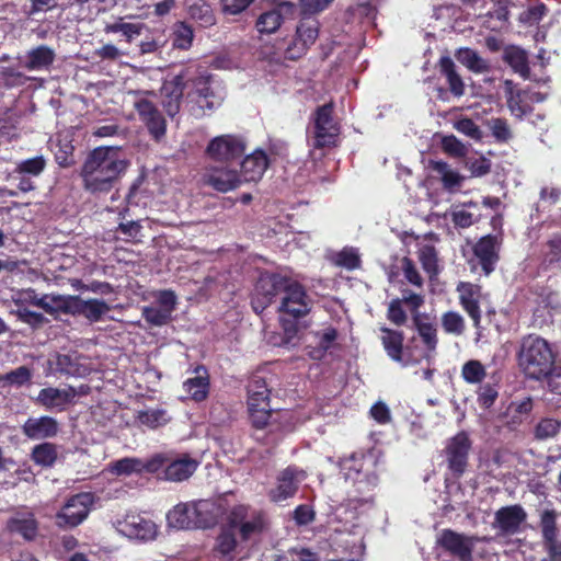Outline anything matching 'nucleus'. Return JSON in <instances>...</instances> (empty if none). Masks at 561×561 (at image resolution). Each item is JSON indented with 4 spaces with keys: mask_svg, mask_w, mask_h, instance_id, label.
Segmentation results:
<instances>
[{
    "mask_svg": "<svg viewBox=\"0 0 561 561\" xmlns=\"http://www.w3.org/2000/svg\"><path fill=\"white\" fill-rule=\"evenodd\" d=\"M518 365L530 379L547 377L554 365V355L546 340L529 335L522 341L518 352Z\"/></svg>",
    "mask_w": 561,
    "mask_h": 561,
    "instance_id": "3",
    "label": "nucleus"
},
{
    "mask_svg": "<svg viewBox=\"0 0 561 561\" xmlns=\"http://www.w3.org/2000/svg\"><path fill=\"white\" fill-rule=\"evenodd\" d=\"M319 26V21L316 18L304 16L297 26L291 45L286 49V57L295 60L306 54L318 38Z\"/></svg>",
    "mask_w": 561,
    "mask_h": 561,
    "instance_id": "13",
    "label": "nucleus"
},
{
    "mask_svg": "<svg viewBox=\"0 0 561 561\" xmlns=\"http://www.w3.org/2000/svg\"><path fill=\"white\" fill-rule=\"evenodd\" d=\"M107 471L116 476H130L133 473H141L140 458L125 457L113 461L107 466Z\"/></svg>",
    "mask_w": 561,
    "mask_h": 561,
    "instance_id": "43",
    "label": "nucleus"
},
{
    "mask_svg": "<svg viewBox=\"0 0 561 561\" xmlns=\"http://www.w3.org/2000/svg\"><path fill=\"white\" fill-rule=\"evenodd\" d=\"M401 271L403 273L404 278L412 284L421 288L423 286V277L419 273L415 264L409 257H403L401 260Z\"/></svg>",
    "mask_w": 561,
    "mask_h": 561,
    "instance_id": "60",
    "label": "nucleus"
},
{
    "mask_svg": "<svg viewBox=\"0 0 561 561\" xmlns=\"http://www.w3.org/2000/svg\"><path fill=\"white\" fill-rule=\"evenodd\" d=\"M477 541L476 537L451 529H443L436 538L437 546L450 556L453 561H473L472 552Z\"/></svg>",
    "mask_w": 561,
    "mask_h": 561,
    "instance_id": "7",
    "label": "nucleus"
},
{
    "mask_svg": "<svg viewBox=\"0 0 561 561\" xmlns=\"http://www.w3.org/2000/svg\"><path fill=\"white\" fill-rule=\"evenodd\" d=\"M504 58L515 72L525 79L529 77L527 54L524 49L517 46H510L505 49Z\"/></svg>",
    "mask_w": 561,
    "mask_h": 561,
    "instance_id": "38",
    "label": "nucleus"
},
{
    "mask_svg": "<svg viewBox=\"0 0 561 561\" xmlns=\"http://www.w3.org/2000/svg\"><path fill=\"white\" fill-rule=\"evenodd\" d=\"M141 26L135 23H113L105 26L106 33H122L128 42L140 34Z\"/></svg>",
    "mask_w": 561,
    "mask_h": 561,
    "instance_id": "61",
    "label": "nucleus"
},
{
    "mask_svg": "<svg viewBox=\"0 0 561 561\" xmlns=\"http://www.w3.org/2000/svg\"><path fill=\"white\" fill-rule=\"evenodd\" d=\"M453 127L460 134L469 137L472 140L480 141L483 133L480 127L468 117H460L453 122Z\"/></svg>",
    "mask_w": 561,
    "mask_h": 561,
    "instance_id": "47",
    "label": "nucleus"
},
{
    "mask_svg": "<svg viewBox=\"0 0 561 561\" xmlns=\"http://www.w3.org/2000/svg\"><path fill=\"white\" fill-rule=\"evenodd\" d=\"M171 420L168 411L161 408H149L136 412L135 421L138 426L157 430L167 425Z\"/></svg>",
    "mask_w": 561,
    "mask_h": 561,
    "instance_id": "32",
    "label": "nucleus"
},
{
    "mask_svg": "<svg viewBox=\"0 0 561 561\" xmlns=\"http://www.w3.org/2000/svg\"><path fill=\"white\" fill-rule=\"evenodd\" d=\"M116 530L125 537L139 541H150L158 535V526L153 520L140 514L127 513L114 522Z\"/></svg>",
    "mask_w": 561,
    "mask_h": 561,
    "instance_id": "8",
    "label": "nucleus"
},
{
    "mask_svg": "<svg viewBox=\"0 0 561 561\" xmlns=\"http://www.w3.org/2000/svg\"><path fill=\"white\" fill-rule=\"evenodd\" d=\"M222 514L221 506L213 500L192 502L194 527L207 528L215 525Z\"/></svg>",
    "mask_w": 561,
    "mask_h": 561,
    "instance_id": "26",
    "label": "nucleus"
},
{
    "mask_svg": "<svg viewBox=\"0 0 561 561\" xmlns=\"http://www.w3.org/2000/svg\"><path fill=\"white\" fill-rule=\"evenodd\" d=\"M135 108L140 121L147 126L150 135L160 139L165 134V119L157 106L147 99H139L135 102Z\"/></svg>",
    "mask_w": 561,
    "mask_h": 561,
    "instance_id": "21",
    "label": "nucleus"
},
{
    "mask_svg": "<svg viewBox=\"0 0 561 561\" xmlns=\"http://www.w3.org/2000/svg\"><path fill=\"white\" fill-rule=\"evenodd\" d=\"M46 167V160L43 156L23 160L16 164L15 172L19 174H27L37 176Z\"/></svg>",
    "mask_w": 561,
    "mask_h": 561,
    "instance_id": "48",
    "label": "nucleus"
},
{
    "mask_svg": "<svg viewBox=\"0 0 561 561\" xmlns=\"http://www.w3.org/2000/svg\"><path fill=\"white\" fill-rule=\"evenodd\" d=\"M36 307L48 313H56L61 310L71 309V297L61 295H44L36 301Z\"/></svg>",
    "mask_w": 561,
    "mask_h": 561,
    "instance_id": "41",
    "label": "nucleus"
},
{
    "mask_svg": "<svg viewBox=\"0 0 561 561\" xmlns=\"http://www.w3.org/2000/svg\"><path fill=\"white\" fill-rule=\"evenodd\" d=\"M188 13L192 19L197 21L204 27L215 23V18L208 4H193L190 7Z\"/></svg>",
    "mask_w": 561,
    "mask_h": 561,
    "instance_id": "53",
    "label": "nucleus"
},
{
    "mask_svg": "<svg viewBox=\"0 0 561 561\" xmlns=\"http://www.w3.org/2000/svg\"><path fill=\"white\" fill-rule=\"evenodd\" d=\"M559 196V190L554 187H543L540 192V198L536 205V214L549 210V208L558 202Z\"/></svg>",
    "mask_w": 561,
    "mask_h": 561,
    "instance_id": "58",
    "label": "nucleus"
},
{
    "mask_svg": "<svg viewBox=\"0 0 561 561\" xmlns=\"http://www.w3.org/2000/svg\"><path fill=\"white\" fill-rule=\"evenodd\" d=\"M417 332L428 353L435 351L437 345L436 329L426 322H417Z\"/></svg>",
    "mask_w": 561,
    "mask_h": 561,
    "instance_id": "55",
    "label": "nucleus"
},
{
    "mask_svg": "<svg viewBox=\"0 0 561 561\" xmlns=\"http://www.w3.org/2000/svg\"><path fill=\"white\" fill-rule=\"evenodd\" d=\"M461 376L468 383H479L486 376V371L479 360L471 359L463 364Z\"/></svg>",
    "mask_w": 561,
    "mask_h": 561,
    "instance_id": "46",
    "label": "nucleus"
},
{
    "mask_svg": "<svg viewBox=\"0 0 561 561\" xmlns=\"http://www.w3.org/2000/svg\"><path fill=\"white\" fill-rule=\"evenodd\" d=\"M474 254L479 259L482 270L488 275L493 271V265L497 259L495 252V239L488 236L483 237L474 247Z\"/></svg>",
    "mask_w": 561,
    "mask_h": 561,
    "instance_id": "34",
    "label": "nucleus"
},
{
    "mask_svg": "<svg viewBox=\"0 0 561 561\" xmlns=\"http://www.w3.org/2000/svg\"><path fill=\"white\" fill-rule=\"evenodd\" d=\"M561 427V423L554 419H543L536 427V436L540 439H547L556 436Z\"/></svg>",
    "mask_w": 561,
    "mask_h": 561,
    "instance_id": "62",
    "label": "nucleus"
},
{
    "mask_svg": "<svg viewBox=\"0 0 561 561\" xmlns=\"http://www.w3.org/2000/svg\"><path fill=\"white\" fill-rule=\"evenodd\" d=\"M245 150L247 141L242 136L225 134L211 138L205 153L213 161L230 164V162L241 158Z\"/></svg>",
    "mask_w": 561,
    "mask_h": 561,
    "instance_id": "6",
    "label": "nucleus"
},
{
    "mask_svg": "<svg viewBox=\"0 0 561 561\" xmlns=\"http://www.w3.org/2000/svg\"><path fill=\"white\" fill-rule=\"evenodd\" d=\"M439 68L447 80L450 92L457 98L462 96L465 94V83L456 71L453 59L448 56L442 57L439 59Z\"/></svg>",
    "mask_w": 561,
    "mask_h": 561,
    "instance_id": "37",
    "label": "nucleus"
},
{
    "mask_svg": "<svg viewBox=\"0 0 561 561\" xmlns=\"http://www.w3.org/2000/svg\"><path fill=\"white\" fill-rule=\"evenodd\" d=\"M32 370L26 366H20L14 370H11L0 376V381L7 382L11 386L21 387L32 379Z\"/></svg>",
    "mask_w": 561,
    "mask_h": 561,
    "instance_id": "49",
    "label": "nucleus"
},
{
    "mask_svg": "<svg viewBox=\"0 0 561 561\" xmlns=\"http://www.w3.org/2000/svg\"><path fill=\"white\" fill-rule=\"evenodd\" d=\"M268 397L266 381L260 376H254L248 385V409L252 424L256 428L265 427L272 417Z\"/></svg>",
    "mask_w": 561,
    "mask_h": 561,
    "instance_id": "5",
    "label": "nucleus"
},
{
    "mask_svg": "<svg viewBox=\"0 0 561 561\" xmlns=\"http://www.w3.org/2000/svg\"><path fill=\"white\" fill-rule=\"evenodd\" d=\"M198 465L199 462L195 458L186 454L169 458L162 479L171 482L185 481L193 476Z\"/></svg>",
    "mask_w": 561,
    "mask_h": 561,
    "instance_id": "23",
    "label": "nucleus"
},
{
    "mask_svg": "<svg viewBox=\"0 0 561 561\" xmlns=\"http://www.w3.org/2000/svg\"><path fill=\"white\" fill-rule=\"evenodd\" d=\"M55 58V50L47 45L36 46L18 57L20 65L28 71H48Z\"/></svg>",
    "mask_w": 561,
    "mask_h": 561,
    "instance_id": "24",
    "label": "nucleus"
},
{
    "mask_svg": "<svg viewBox=\"0 0 561 561\" xmlns=\"http://www.w3.org/2000/svg\"><path fill=\"white\" fill-rule=\"evenodd\" d=\"M442 324L447 333L460 335L465 330L463 318L454 311L446 312L442 318Z\"/></svg>",
    "mask_w": 561,
    "mask_h": 561,
    "instance_id": "54",
    "label": "nucleus"
},
{
    "mask_svg": "<svg viewBox=\"0 0 561 561\" xmlns=\"http://www.w3.org/2000/svg\"><path fill=\"white\" fill-rule=\"evenodd\" d=\"M58 432L59 423L48 415L28 417L22 426V433L32 440L53 438Z\"/></svg>",
    "mask_w": 561,
    "mask_h": 561,
    "instance_id": "22",
    "label": "nucleus"
},
{
    "mask_svg": "<svg viewBox=\"0 0 561 561\" xmlns=\"http://www.w3.org/2000/svg\"><path fill=\"white\" fill-rule=\"evenodd\" d=\"M295 5L291 2H283L277 8L264 12L256 21V28L260 33H274L280 26L284 16L293 14Z\"/></svg>",
    "mask_w": 561,
    "mask_h": 561,
    "instance_id": "31",
    "label": "nucleus"
},
{
    "mask_svg": "<svg viewBox=\"0 0 561 561\" xmlns=\"http://www.w3.org/2000/svg\"><path fill=\"white\" fill-rule=\"evenodd\" d=\"M540 528L543 540L558 538L557 512L554 510H543L540 513Z\"/></svg>",
    "mask_w": 561,
    "mask_h": 561,
    "instance_id": "45",
    "label": "nucleus"
},
{
    "mask_svg": "<svg viewBox=\"0 0 561 561\" xmlns=\"http://www.w3.org/2000/svg\"><path fill=\"white\" fill-rule=\"evenodd\" d=\"M195 377L188 378L183 382V389L186 392V399L202 401L208 394L209 382L205 369L198 368Z\"/></svg>",
    "mask_w": 561,
    "mask_h": 561,
    "instance_id": "33",
    "label": "nucleus"
},
{
    "mask_svg": "<svg viewBox=\"0 0 561 561\" xmlns=\"http://www.w3.org/2000/svg\"><path fill=\"white\" fill-rule=\"evenodd\" d=\"M526 518L527 514L520 505L505 506L495 513V525L502 534L514 535Z\"/></svg>",
    "mask_w": 561,
    "mask_h": 561,
    "instance_id": "25",
    "label": "nucleus"
},
{
    "mask_svg": "<svg viewBox=\"0 0 561 561\" xmlns=\"http://www.w3.org/2000/svg\"><path fill=\"white\" fill-rule=\"evenodd\" d=\"M169 457L164 454H156L149 458H140V471L156 473L163 467L165 468Z\"/></svg>",
    "mask_w": 561,
    "mask_h": 561,
    "instance_id": "56",
    "label": "nucleus"
},
{
    "mask_svg": "<svg viewBox=\"0 0 561 561\" xmlns=\"http://www.w3.org/2000/svg\"><path fill=\"white\" fill-rule=\"evenodd\" d=\"M370 416L379 424H387L391 420L388 405L381 401L375 403L370 409Z\"/></svg>",
    "mask_w": 561,
    "mask_h": 561,
    "instance_id": "64",
    "label": "nucleus"
},
{
    "mask_svg": "<svg viewBox=\"0 0 561 561\" xmlns=\"http://www.w3.org/2000/svg\"><path fill=\"white\" fill-rule=\"evenodd\" d=\"M279 312L300 318L310 310V299L304 290L302 286L296 280L287 278L286 285L280 291Z\"/></svg>",
    "mask_w": 561,
    "mask_h": 561,
    "instance_id": "11",
    "label": "nucleus"
},
{
    "mask_svg": "<svg viewBox=\"0 0 561 561\" xmlns=\"http://www.w3.org/2000/svg\"><path fill=\"white\" fill-rule=\"evenodd\" d=\"M31 457L41 467H51L57 459V447L50 443H42L33 448Z\"/></svg>",
    "mask_w": 561,
    "mask_h": 561,
    "instance_id": "40",
    "label": "nucleus"
},
{
    "mask_svg": "<svg viewBox=\"0 0 561 561\" xmlns=\"http://www.w3.org/2000/svg\"><path fill=\"white\" fill-rule=\"evenodd\" d=\"M193 36V30L188 25L181 23L175 27L173 46L187 49L192 45Z\"/></svg>",
    "mask_w": 561,
    "mask_h": 561,
    "instance_id": "59",
    "label": "nucleus"
},
{
    "mask_svg": "<svg viewBox=\"0 0 561 561\" xmlns=\"http://www.w3.org/2000/svg\"><path fill=\"white\" fill-rule=\"evenodd\" d=\"M203 181L211 188L227 193L238 188L242 184V176L230 164L207 167L203 174Z\"/></svg>",
    "mask_w": 561,
    "mask_h": 561,
    "instance_id": "15",
    "label": "nucleus"
},
{
    "mask_svg": "<svg viewBox=\"0 0 561 561\" xmlns=\"http://www.w3.org/2000/svg\"><path fill=\"white\" fill-rule=\"evenodd\" d=\"M336 335V330L331 327L307 333L304 337L307 355L314 360L322 359L327 352L334 346Z\"/></svg>",
    "mask_w": 561,
    "mask_h": 561,
    "instance_id": "19",
    "label": "nucleus"
},
{
    "mask_svg": "<svg viewBox=\"0 0 561 561\" xmlns=\"http://www.w3.org/2000/svg\"><path fill=\"white\" fill-rule=\"evenodd\" d=\"M110 306L101 299H82L71 297V310L83 316L91 322H96L110 311Z\"/></svg>",
    "mask_w": 561,
    "mask_h": 561,
    "instance_id": "30",
    "label": "nucleus"
},
{
    "mask_svg": "<svg viewBox=\"0 0 561 561\" xmlns=\"http://www.w3.org/2000/svg\"><path fill=\"white\" fill-rule=\"evenodd\" d=\"M443 150L451 157L462 158L468 153V147L455 135H446L442 138Z\"/></svg>",
    "mask_w": 561,
    "mask_h": 561,
    "instance_id": "52",
    "label": "nucleus"
},
{
    "mask_svg": "<svg viewBox=\"0 0 561 561\" xmlns=\"http://www.w3.org/2000/svg\"><path fill=\"white\" fill-rule=\"evenodd\" d=\"M457 291L459 293L461 306L473 320L474 325L478 327L481 320L479 306L481 298L480 287L470 283H460L457 287Z\"/></svg>",
    "mask_w": 561,
    "mask_h": 561,
    "instance_id": "28",
    "label": "nucleus"
},
{
    "mask_svg": "<svg viewBox=\"0 0 561 561\" xmlns=\"http://www.w3.org/2000/svg\"><path fill=\"white\" fill-rule=\"evenodd\" d=\"M287 277L276 274H262L255 286V297L253 299V308L256 312H261L270 305L274 297L279 296L286 285Z\"/></svg>",
    "mask_w": 561,
    "mask_h": 561,
    "instance_id": "17",
    "label": "nucleus"
},
{
    "mask_svg": "<svg viewBox=\"0 0 561 561\" xmlns=\"http://www.w3.org/2000/svg\"><path fill=\"white\" fill-rule=\"evenodd\" d=\"M419 260L430 275L437 273V255L433 245L424 244L419 249Z\"/></svg>",
    "mask_w": 561,
    "mask_h": 561,
    "instance_id": "51",
    "label": "nucleus"
},
{
    "mask_svg": "<svg viewBox=\"0 0 561 561\" xmlns=\"http://www.w3.org/2000/svg\"><path fill=\"white\" fill-rule=\"evenodd\" d=\"M457 60L469 70L483 73L489 70V62L483 59L477 51L470 48H461L457 53Z\"/></svg>",
    "mask_w": 561,
    "mask_h": 561,
    "instance_id": "39",
    "label": "nucleus"
},
{
    "mask_svg": "<svg viewBox=\"0 0 561 561\" xmlns=\"http://www.w3.org/2000/svg\"><path fill=\"white\" fill-rule=\"evenodd\" d=\"M192 68V79H186V83H192L188 98H193L201 108L211 111L219 107L225 99V92L220 84L215 82L211 76L201 71L199 67Z\"/></svg>",
    "mask_w": 561,
    "mask_h": 561,
    "instance_id": "4",
    "label": "nucleus"
},
{
    "mask_svg": "<svg viewBox=\"0 0 561 561\" xmlns=\"http://www.w3.org/2000/svg\"><path fill=\"white\" fill-rule=\"evenodd\" d=\"M355 462L356 459L353 457L343 463V469L347 470L345 472V478L346 480H352L354 483H356L359 492H365L368 490V486H375L377 484V477L369 476L367 477L366 481L359 479L360 469L355 467Z\"/></svg>",
    "mask_w": 561,
    "mask_h": 561,
    "instance_id": "42",
    "label": "nucleus"
},
{
    "mask_svg": "<svg viewBox=\"0 0 561 561\" xmlns=\"http://www.w3.org/2000/svg\"><path fill=\"white\" fill-rule=\"evenodd\" d=\"M92 504L93 496L90 493L73 495L56 515V524L64 528L78 526L88 517Z\"/></svg>",
    "mask_w": 561,
    "mask_h": 561,
    "instance_id": "12",
    "label": "nucleus"
},
{
    "mask_svg": "<svg viewBox=\"0 0 561 561\" xmlns=\"http://www.w3.org/2000/svg\"><path fill=\"white\" fill-rule=\"evenodd\" d=\"M263 514L247 505L234 506L228 516V524L217 538L216 551L233 560L242 551V542L263 531Z\"/></svg>",
    "mask_w": 561,
    "mask_h": 561,
    "instance_id": "2",
    "label": "nucleus"
},
{
    "mask_svg": "<svg viewBox=\"0 0 561 561\" xmlns=\"http://www.w3.org/2000/svg\"><path fill=\"white\" fill-rule=\"evenodd\" d=\"M176 296L171 290H161L156 294V300L142 307L141 313L145 320L154 327L165 325L175 309Z\"/></svg>",
    "mask_w": 561,
    "mask_h": 561,
    "instance_id": "14",
    "label": "nucleus"
},
{
    "mask_svg": "<svg viewBox=\"0 0 561 561\" xmlns=\"http://www.w3.org/2000/svg\"><path fill=\"white\" fill-rule=\"evenodd\" d=\"M335 263L340 266L346 267L347 270H354L359 266V254L353 248L343 249L335 255Z\"/></svg>",
    "mask_w": 561,
    "mask_h": 561,
    "instance_id": "57",
    "label": "nucleus"
},
{
    "mask_svg": "<svg viewBox=\"0 0 561 561\" xmlns=\"http://www.w3.org/2000/svg\"><path fill=\"white\" fill-rule=\"evenodd\" d=\"M130 165L121 147L100 146L87 156L80 175L83 186L91 193L110 192Z\"/></svg>",
    "mask_w": 561,
    "mask_h": 561,
    "instance_id": "1",
    "label": "nucleus"
},
{
    "mask_svg": "<svg viewBox=\"0 0 561 561\" xmlns=\"http://www.w3.org/2000/svg\"><path fill=\"white\" fill-rule=\"evenodd\" d=\"M381 333L382 345L388 356L391 359L401 363L403 366H405L407 363L402 358V333L399 331L390 330L388 328H381Z\"/></svg>",
    "mask_w": 561,
    "mask_h": 561,
    "instance_id": "35",
    "label": "nucleus"
},
{
    "mask_svg": "<svg viewBox=\"0 0 561 561\" xmlns=\"http://www.w3.org/2000/svg\"><path fill=\"white\" fill-rule=\"evenodd\" d=\"M77 392L72 387L66 388H44L38 392L37 403L46 409H64L66 404L72 401Z\"/></svg>",
    "mask_w": 561,
    "mask_h": 561,
    "instance_id": "29",
    "label": "nucleus"
},
{
    "mask_svg": "<svg viewBox=\"0 0 561 561\" xmlns=\"http://www.w3.org/2000/svg\"><path fill=\"white\" fill-rule=\"evenodd\" d=\"M168 525L176 529L194 527L192 503H180L167 514Z\"/></svg>",
    "mask_w": 561,
    "mask_h": 561,
    "instance_id": "36",
    "label": "nucleus"
},
{
    "mask_svg": "<svg viewBox=\"0 0 561 561\" xmlns=\"http://www.w3.org/2000/svg\"><path fill=\"white\" fill-rule=\"evenodd\" d=\"M307 478L306 471L296 467H288L279 472L276 485L270 491V497L275 503H280L293 497L300 483Z\"/></svg>",
    "mask_w": 561,
    "mask_h": 561,
    "instance_id": "16",
    "label": "nucleus"
},
{
    "mask_svg": "<svg viewBox=\"0 0 561 561\" xmlns=\"http://www.w3.org/2000/svg\"><path fill=\"white\" fill-rule=\"evenodd\" d=\"M434 170L440 174L444 187L447 190H454L459 187L463 181L457 171L453 170L446 162L438 161L434 164Z\"/></svg>",
    "mask_w": 561,
    "mask_h": 561,
    "instance_id": "44",
    "label": "nucleus"
},
{
    "mask_svg": "<svg viewBox=\"0 0 561 561\" xmlns=\"http://www.w3.org/2000/svg\"><path fill=\"white\" fill-rule=\"evenodd\" d=\"M470 207H476L474 205H463V206H455L450 210L451 220L455 226L459 228H468L470 227L476 218V215L469 210Z\"/></svg>",
    "mask_w": 561,
    "mask_h": 561,
    "instance_id": "50",
    "label": "nucleus"
},
{
    "mask_svg": "<svg viewBox=\"0 0 561 561\" xmlns=\"http://www.w3.org/2000/svg\"><path fill=\"white\" fill-rule=\"evenodd\" d=\"M471 448V442L468 435L463 432L458 433L450 439L447 445V461L449 469L460 476L463 473L468 455Z\"/></svg>",
    "mask_w": 561,
    "mask_h": 561,
    "instance_id": "20",
    "label": "nucleus"
},
{
    "mask_svg": "<svg viewBox=\"0 0 561 561\" xmlns=\"http://www.w3.org/2000/svg\"><path fill=\"white\" fill-rule=\"evenodd\" d=\"M333 105L331 103L318 107L313 118V130L311 144L314 148H323L334 145L340 128L332 116Z\"/></svg>",
    "mask_w": 561,
    "mask_h": 561,
    "instance_id": "9",
    "label": "nucleus"
},
{
    "mask_svg": "<svg viewBox=\"0 0 561 561\" xmlns=\"http://www.w3.org/2000/svg\"><path fill=\"white\" fill-rule=\"evenodd\" d=\"M48 366L51 371L73 377H84L91 371L89 359L77 353L57 354L48 359Z\"/></svg>",
    "mask_w": 561,
    "mask_h": 561,
    "instance_id": "18",
    "label": "nucleus"
},
{
    "mask_svg": "<svg viewBox=\"0 0 561 561\" xmlns=\"http://www.w3.org/2000/svg\"><path fill=\"white\" fill-rule=\"evenodd\" d=\"M268 165V159L263 150L256 149L244 157L240 167L243 182H255L260 180Z\"/></svg>",
    "mask_w": 561,
    "mask_h": 561,
    "instance_id": "27",
    "label": "nucleus"
},
{
    "mask_svg": "<svg viewBox=\"0 0 561 561\" xmlns=\"http://www.w3.org/2000/svg\"><path fill=\"white\" fill-rule=\"evenodd\" d=\"M192 75L193 68L186 67L163 82L160 90L161 103L170 117H174L180 112L186 79H192Z\"/></svg>",
    "mask_w": 561,
    "mask_h": 561,
    "instance_id": "10",
    "label": "nucleus"
},
{
    "mask_svg": "<svg viewBox=\"0 0 561 561\" xmlns=\"http://www.w3.org/2000/svg\"><path fill=\"white\" fill-rule=\"evenodd\" d=\"M388 319L397 325H401L405 322L407 314L402 309V300H400L399 298L393 299L389 304Z\"/></svg>",
    "mask_w": 561,
    "mask_h": 561,
    "instance_id": "63",
    "label": "nucleus"
}]
</instances>
